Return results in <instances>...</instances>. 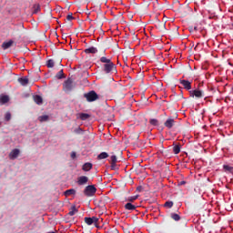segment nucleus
Segmentation results:
<instances>
[{"label":"nucleus","instance_id":"34","mask_svg":"<svg viewBox=\"0 0 233 233\" xmlns=\"http://www.w3.org/2000/svg\"><path fill=\"white\" fill-rule=\"evenodd\" d=\"M110 168H111V170H117V164L116 163H111Z\"/></svg>","mask_w":233,"mask_h":233},{"label":"nucleus","instance_id":"24","mask_svg":"<svg viewBox=\"0 0 233 233\" xmlns=\"http://www.w3.org/2000/svg\"><path fill=\"white\" fill-rule=\"evenodd\" d=\"M150 125H152L153 127H159V121L156 118H151L149 120Z\"/></svg>","mask_w":233,"mask_h":233},{"label":"nucleus","instance_id":"6","mask_svg":"<svg viewBox=\"0 0 233 233\" xmlns=\"http://www.w3.org/2000/svg\"><path fill=\"white\" fill-rule=\"evenodd\" d=\"M19 154H21V150L19 148H15L11 150L8 157L11 159V161H14V159H17V157H19Z\"/></svg>","mask_w":233,"mask_h":233},{"label":"nucleus","instance_id":"23","mask_svg":"<svg viewBox=\"0 0 233 233\" xmlns=\"http://www.w3.org/2000/svg\"><path fill=\"white\" fill-rule=\"evenodd\" d=\"M54 65H56V62H54V59H49L46 61L47 68H54Z\"/></svg>","mask_w":233,"mask_h":233},{"label":"nucleus","instance_id":"35","mask_svg":"<svg viewBox=\"0 0 233 233\" xmlns=\"http://www.w3.org/2000/svg\"><path fill=\"white\" fill-rule=\"evenodd\" d=\"M12 115L10 113L5 114V121H10Z\"/></svg>","mask_w":233,"mask_h":233},{"label":"nucleus","instance_id":"37","mask_svg":"<svg viewBox=\"0 0 233 233\" xmlns=\"http://www.w3.org/2000/svg\"><path fill=\"white\" fill-rule=\"evenodd\" d=\"M66 19H67V21H72L74 19V15H67Z\"/></svg>","mask_w":233,"mask_h":233},{"label":"nucleus","instance_id":"7","mask_svg":"<svg viewBox=\"0 0 233 233\" xmlns=\"http://www.w3.org/2000/svg\"><path fill=\"white\" fill-rule=\"evenodd\" d=\"M97 221H99V218H96V217H92V218H88L86 217L85 218V223H86V225H96V227H97Z\"/></svg>","mask_w":233,"mask_h":233},{"label":"nucleus","instance_id":"17","mask_svg":"<svg viewBox=\"0 0 233 233\" xmlns=\"http://www.w3.org/2000/svg\"><path fill=\"white\" fill-rule=\"evenodd\" d=\"M181 152V146L176 145V143L173 144V154H179Z\"/></svg>","mask_w":233,"mask_h":233},{"label":"nucleus","instance_id":"9","mask_svg":"<svg viewBox=\"0 0 233 233\" xmlns=\"http://www.w3.org/2000/svg\"><path fill=\"white\" fill-rule=\"evenodd\" d=\"M180 85L184 86L185 90H192V83H190V81L188 80L180 79Z\"/></svg>","mask_w":233,"mask_h":233},{"label":"nucleus","instance_id":"4","mask_svg":"<svg viewBox=\"0 0 233 233\" xmlns=\"http://www.w3.org/2000/svg\"><path fill=\"white\" fill-rule=\"evenodd\" d=\"M84 97H86V101H88V103H92V102L99 99V96L97 95V93H96V91H90V92L85 94Z\"/></svg>","mask_w":233,"mask_h":233},{"label":"nucleus","instance_id":"27","mask_svg":"<svg viewBox=\"0 0 233 233\" xmlns=\"http://www.w3.org/2000/svg\"><path fill=\"white\" fill-rule=\"evenodd\" d=\"M171 218L174 221H179L181 219V217L177 213H171Z\"/></svg>","mask_w":233,"mask_h":233},{"label":"nucleus","instance_id":"33","mask_svg":"<svg viewBox=\"0 0 233 233\" xmlns=\"http://www.w3.org/2000/svg\"><path fill=\"white\" fill-rule=\"evenodd\" d=\"M85 131L81 127H77L75 129V134H83Z\"/></svg>","mask_w":233,"mask_h":233},{"label":"nucleus","instance_id":"13","mask_svg":"<svg viewBox=\"0 0 233 233\" xmlns=\"http://www.w3.org/2000/svg\"><path fill=\"white\" fill-rule=\"evenodd\" d=\"M12 45H14V41L13 40H9L7 42H4L2 44V48H4V50H8V48H10V46H12Z\"/></svg>","mask_w":233,"mask_h":233},{"label":"nucleus","instance_id":"5","mask_svg":"<svg viewBox=\"0 0 233 233\" xmlns=\"http://www.w3.org/2000/svg\"><path fill=\"white\" fill-rule=\"evenodd\" d=\"M190 97H197L198 99H201V97H205V93L199 89H194L189 91Z\"/></svg>","mask_w":233,"mask_h":233},{"label":"nucleus","instance_id":"32","mask_svg":"<svg viewBox=\"0 0 233 233\" xmlns=\"http://www.w3.org/2000/svg\"><path fill=\"white\" fill-rule=\"evenodd\" d=\"M110 159V163H117V157L116 155H112Z\"/></svg>","mask_w":233,"mask_h":233},{"label":"nucleus","instance_id":"14","mask_svg":"<svg viewBox=\"0 0 233 233\" xmlns=\"http://www.w3.org/2000/svg\"><path fill=\"white\" fill-rule=\"evenodd\" d=\"M85 54H97V47L91 46L85 49Z\"/></svg>","mask_w":233,"mask_h":233},{"label":"nucleus","instance_id":"15","mask_svg":"<svg viewBox=\"0 0 233 233\" xmlns=\"http://www.w3.org/2000/svg\"><path fill=\"white\" fill-rule=\"evenodd\" d=\"M18 83H20V85H22V86H26V85H28V76H24V77L18 78Z\"/></svg>","mask_w":233,"mask_h":233},{"label":"nucleus","instance_id":"31","mask_svg":"<svg viewBox=\"0 0 233 233\" xmlns=\"http://www.w3.org/2000/svg\"><path fill=\"white\" fill-rule=\"evenodd\" d=\"M164 207H167V208H172L174 207V202L172 201H167L164 205Z\"/></svg>","mask_w":233,"mask_h":233},{"label":"nucleus","instance_id":"10","mask_svg":"<svg viewBox=\"0 0 233 233\" xmlns=\"http://www.w3.org/2000/svg\"><path fill=\"white\" fill-rule=\"evenodd\" d=\"M86 183H88V177L81 176L77 178V185L83 186V185H86Z\"/></svg>","mask_w":233,"mask_h":233},{"label":"nucleus","instance_id":"25","mask_svg":"<svg viewBox=\"0 0 233 233\" xmlns=\"http://www.w3.org/2000/svg\"><path fill=\"white\" fill-rule=\"evenodd\" d=\"M108 157V153L102 152L97 156V159H106Z\"/></svg>","mask_w":233,"mask_h":233},{"label":"nucleus","instance_id":"22","mask_svg":"<svg viewBox=\"0 0 233 233\" xmlns=\"http://www.w3.org/2000/svg\"><path fill=\"white\" fill-rule=\"evenodd\" d=\"M223 169L225 172H229L230 174H233V167H230L228 165H223Z\"/></svg>","mask_w":233,"mask_h":233},{"label":"nucleus","instance_id":"1","mask_svg":"<svg viewBox=\"0 0 233 233\" xmlns=\"http://www.w3.org/2000/svg\"><path fill=\"white\" fill-rule=\"evenodd\" d=\"M100 63L104 64L102 67L104 74H111L112 70L116 68V65L112 62V59L106 56L100 57Z\"/></svg>","mask_w":233,"mask_h":233},{"label":"nucleus","instance_id":"38","mask_svg":"<svg viewBox=\"0 0 233 233\" xmlns=\"http://www.w3.org/2000/svg\"><path fill=\"white\" fill-rule=\"evenodd\" d=\"M137 192H142V191H143V186H138V187H137Z\"/></svg>","mask_w":233,"mask_h":233},{"label":"nucleus","instance_id":"2","mask_svg":"<svg viewBox=\"0 0 233 233\" xmlns=\"http://www.w3.org/2000/svg\"><path fill=\"white\" fill-rule=\"evenodd\" d=\"M63 90L66 94H70L74 90V80L68 77L63 84Z\"/></svg>","mask_w":233,"mask_h":233},{"label":"nucleus","instance_id":"30","mask_svg":"<svg viewBox=\"0 0 233 233\" xmlns=\"http://www.w3.org/2000/svg\"><path fill=\"white\" fill-rule=\"evenodd\" d=\"M77 212V208L76 206H72L71 210L69 211V216H76V213Z\"/></svg>","mask_w":233,"mask_h":233},{"label":"nucleus","instance_id":"11","mask_svg":"<svg viewBox=\"0 0 233 233\" xmlns=\"http://www.w3.org/2000/svg\"><path fill=\"white\" fill-rule=\"evenodd\" d=\"M10 101V97L6 95L0 96V105H6Z\"/></svg>","mask_w":233,"mask_h":233},{"label":"nucleus","instance_id":"18","mask_svg":"<svg viewBox=\"0 0 233 233\" xmlns=\"http://www.w3.org/2000/svg\"><path fill=\"white\" fill-rule=\"evenodd\" d=\"M34 101L36 103V105H43V97H41L39 95L34 96Z\"/></svg>","mask_w":233,"mask_h":233},{"label":"nucleus","instance_id":"28","mask_svg":"<svg viewBox=\"0 0 233 233\" xmlns=\"http://www.w3.org/2000/svg\"><path fill=\"white\" fill-rule=\"evenodd\" d=\"M56 79H63L65 77V73H63V69L56 75Z\"/></svg>","mask_w":233,"mask_h":233},{"label":"nucleus","instance_id":"36","mask_svg":"<svg viewBox=\"0 0 233 233\" xmlns=\"http://www.w3.org/2000/svg\"><path fill=\"white\" fill-rule=\"evenodd\" d=\"M77 154L76 153V151L71 152V159H76Z\"/></svg>","mask_w":233,"mask_h":233},{"label":"nucleus","instance_id":"26","mask_svg":"<svg viewBox=\"0 0 233 233\" xmlns=\"http://www.w3.org/2000/svg\"><path fill=\"white\" fill-rule=\"evenodd\" d=\"M33 14H38L39 13V10H41V6L38 5V4H35L34 6H33Z\"/></svg>","mask_w":233,"mask_h":233},{"label":"nucleus","instance_id":"40","mask_svg":"<svg viewBox=\"0 0 233 233\" xmlns=\"http://www.w3.org/2000/svg\"><path fill=\"white\" fill-rule=\"evenodd\" d=\"M194 30H195V31H198V26H195V27H194Z\"/></svg>","mask_w":233,"mask_h":233},{"label":"nucleus","instance_id":"8","mask_svg":"<svg viewBox=\"0 0 233 233\" xmlns=\"http://www.w3.org/2000/svg\"><path fill=\"white\" fill-rule=\"evenodd\" d=\"M176 125V120H174V118L169 117L166 120V122L164 123V126L166 127V128H172L174 126Z\"/></svg>","mask_w":233,"mask_h":233},{"label":"nucleus","instance_id":"20","mask_svg":"<svg viewBox=\"0 0 233 233\" xmlns=\"http://www.w3.org/2000/svg\"><path fill=\"white\" fill-rule=\"evenodd\" d=\"M126 210H136L137 207L136 205H133L132 203L128 202L125 205Z\"/></svg>","mask_w":233,"mask_h":233},{"label":"nucleus","instance_id":"19","mask_svg":"<svg viewBox=\"0 0 233 233\" xmlns=\"http://www.w3.org/2000/svg\"><path fill=\"white\" fill-rule=\"evenodd\" d=\"M89 117H90V115L88 113H80L79 114V118L82 121H86V119H89Z\"/></svg>","mask_w":233,"mask_h":233},{"label":"nucleus","instance_id":"21","mask_svg":"<svg viewBox=\"0 0 233 233\" xmlns=\"http://www.w3.org/2000/svg\"><path fill=\"white\" fill-rule=\"evenodd\" d=\"M49 116L48 115H43L38 116V121H40V123H45L46 121H48Z\"/></svg>","mask_w":233,"mask_h":233},{"label":"nucleus","instance_id":"3","mask_svg":"<svg viewBox=\"0 0 233 233\" xmlns=\"http://www.w3.org/2000/svg\"><path fill=\"white\" fill-rule=\"evenodd\" d=\"M96 192H97V188H96V186L94 185H89L86 187L84 189V194L87 198H92V196H94Z\"/></svg>","mask_w":233,"mask_h":233},{"label":"nucleus","instance_id":"29","mask_svg":"<svg viewBox=\"0 0 233 233\" xmlns=\"http://www.w3.org/2000/svg\"><path fill=\"white\" fill-rule=\"evenodd\" d=\"M137 198H139V195L128 197V198H127V201H129V203H132L133 201H136V199H137Z\"/></svg>","mask_w":233,"mask_h":233},{"label":"nucleus","instance_id":"12","mask_svg":"<svg viewBox=\"0 0 233 233\" xmlns=\"http://www.w3.org/2000/svg\"><path fill=\"white\" fill-rule=\"evenodd\" d=\"M92 163L86 162L83 165L82 170H84V172H90V170H92Z\"/></svg>","mask_w":233,"mask_h":233},{"label":"nucleus","instance_id":"16","mask_svg":"<svg viewBox=\"0 0 233 233\" xmlns=\"http://www.w3.org/2000/svg\"><path fill=\"white\" fill-rule=\"evenodd\" d=\"M76 189L74 188H70V189H67L64 192V196L66 197H68V196H76Z\"/></svg>","mask_w":233,"mask_h":233},{"label":"nucleus","instance_id":"39","mask_svg":"<svg viewBox=\"0 0 233 233\" xmlns=\"http://www.w3.org/2000/svg\"><path fill=\"white\" fill-rule=\"evenodd\" d=\"M185 183H187V182L181 181V182H180V185H185Z\"/></svg>","mask_w":233,"mask_h":233}]
</instances>
